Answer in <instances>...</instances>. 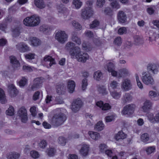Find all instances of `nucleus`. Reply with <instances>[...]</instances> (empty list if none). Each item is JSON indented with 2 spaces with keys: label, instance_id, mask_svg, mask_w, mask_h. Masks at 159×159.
<instances>
[{
  "label": "nucleus",
  "instance_id": "f257e3e1",
  "mask_svg": "<svg viewBox=\"0 0 159 159\" xmlns=\"http://www.w3.org/2000/svg\"><path fill=\"white\" fill-rule=\"evenodd\" d=\"M65 49L69 52L72 58H76L79 61L85 62L89 58L87 54L81 52L80 48L71 42L67 43Z\"/></svg>",
  "mask_w": 159,
  "mask_h": 159
},
{
  "label": "nucleus",
  "instance_id": "f03ea898",
  "mask_svg": "<svg viewBox=\"0 0 159 159\" xmlns=\"http://www.w3.org/2000/svg\"><path fill=\"white\" fill-rule=\"evenodd\" d=\"M158 64L152 63L148 65L147 70L148 71L144 72L142 73V80L143 83L146 85H152L154 84V81L152 76L149 71H151L153 74H157L158 72Z\"/></svg>",
  "mask_w": 159,
  "mask_h": 159
},
{
  "label": "nucleus",
  "instance_id": "7ed1b4c3",
  "mask_svg": "<svg viewBox=\"0 0 159 159\" xmlns=\"http://www.w3.org/2000/svg\"><path fill=\"white\" fill-rule=\"evenodd\" d=\"M107 63L108 64L105 66V68L107 69L109 72L111 73L112 76L120 78L127 76L130 74L129 70L126 68L120 69L118 73L115 70V66L112 63L108 61Z\"/></svg>",
  "mask_w": 159,
  "mask_h": 159
},
{
  "label": "nucleus",
  "instance_id": "20e7f679",
  "mask_svg": "<svg viewBox=\"0 0 159 159\" xmlns=\"http://www.w3.org/2000/svg\"><path fill=\"white\" fill-rule=\"evenodd\" d=\"M93 0H88L85 7L81 10V16L84 19H88L91 16L93 13L92 5Z\"/></svg>",
  "mask_w": 159,
  "mask_h": 159
},
{
  "label": "nucleus",
  "instance_id": "39448f33",
  "mask_svg": "<svg viewBox=\"0 0 159 159\" xmlns=\"http://www.w3.org/2000/svg\"><path fill=\"white\" fill-rule=\"evenodd\" d=\"M57 111L60 112L58 114L55 115L52 117V124L58 126L62 124L66 120V116L61 112L64 111V110L59 108L57 109Z\"/></svg>",
  "mask_w": 159,
  "mask_h": 159
},
{
  "label": "nucleus",
  "instance_id": "423d86ee",
  "mask_svg": "<svg viewBox=\"0 0 159 159\" xmlns=\"http://www.w3.org/2000/svg\"><path fill=\"white\" fill-rule=\"evenodd\" d=\"M40 22L39 17L33 15L25 18L23 21L24 24L27 26H34L38 25Z\"/></svg>",
  "mask_w": 159,
  "mask_h": 159
},
{
  "label": "nucleus",
  "instance_id": "0eeeda50",
  "mask_svg": "<svg viewBox=\"0 0 159 159\" xmlns=\"http://www.w3.org/2000/svg\"><path fill=\"white\" fill-rule=\"evenodd\" d=\"M136 108V106L134 104L127 105L124 107L121 113L122 115H127L129 117H132Z\"/></svg>",
  "mask_w": 159,
  "mask_h": 159
},
{
  "label": "nucleus",
  "instance_id": "6e6552de",
  "mask_svg": "<svg viewBox=\"0 0 159 159\" xmlns=\"http://www.w3.org/2000/svg\"><path fill=\"white\" fill-rule=\"evenodd\" d=\"M55 39L59 42L64 43L67 40L68 36L65 31L58 30L56 33Z\"/></svg>",
  "mask_w": 159,
  "mask_h": 159
},
{
  "label": "nucleus",
  "instance_id": "1a4fd4ad",
  "mask_svg": "<svg viewBox=\"0 0 159 159\" xmlns=\"http://www.w3.org/2000/svg\"><path fill=\"white\" fill-rule=\"evenodd\" d=\"M17 115L22 122L25 123L27 120V111L25 107H22L19 109L17 112Z\"/></svg>",
  "mask_w": 159,
  "mask_h": 159
},
{
  "label": "nucleus",
  "instance_id": "9d476101",
  "mask_svg": "<svg viewBox=\"0 0 159 159\" xmlns=\"http://www.w3.org/2000/svg\"><path fill=\"white\" fill-rule=\"evenodd\" d=\"M121 88L124 91H127L131 90L132 88V85L130 80L128 79H124L121 83Z\"/></svg>",
  "mask_w": 159,
  "mask_h": 159
},
{
  "label": "nucleus",
  "instance_id": "9b49d317",
  "mask_svg": "<svg viewBox=\"0 0 159 159\" xmlns=\"http://www.w3.org/2000/svg\"><path fill=\"white\" fill-rule=\"evenodd\" d=\"M146 35L149 38V40L152 41L157 38H159V29L157 31L150 30L148 32H145Z\"/></svg>",
  "mask_w": 159,
  "mask_h": 159
},
{
  "label": "nucleus",
  "instance_id": "f8f14e48",
  "mask_svg": "<svg viewBox=\"0 0 159 159\" xmlns=\"http://www.w3.org/2000/svg\"><path fill=\"white\" fill-rule=\"evenodd\" d=\"M90 151L89 145L85 143H82L80 145V149L79 151L80 154L83 156H87Z\"/></svg>",
  "mask_w": 159,
  "mask_h": 159
},
{
  "label": "nucleus",
  "instance_id": "ddd939ff",
  "mask_svg": "<svg viewBox=\"0 0 159 159\" xmlns=\"http://www.w3.org/2000/svg\"><path fill=\"white\" fill-rule=\"evenodd\" d=\"M147 116L149 121L153 123H159V111L156 114L155 116L152 113L147 114Z\"/></svg>",
  "mask_w": 159,
  "mask_h": 159
},
{
  "label": "nucleus",
  "instance_id": "4468645a",
  "mask_svg": "<svg viewBox=\"0 0 159 159\" xmlns=\"http://www.w3.org/2000/svg\"><path fill=\"white\" fill-rule=\"evenodd\" d=\"M8 91L9 96L11 98L16 97L18 94V91L13 84H10L8 87Z\"/></svg>",
  "mask_w": 159,
  "mask_h": 159
},
{
  "label": "nucleus",
  "instance_id": "2eb2a0df",
  "mask_svg": "<svg viewBox=\"0 0 159 159\" xmlns=\"http://www.w3.org/2000/svg\"><path fill=\"white\" fill-rule=\"evenodd\" d=\"M43 63L48 68L50 67L55 63L54 60L52 57L48 56H46L44 57Z\"/></svg>",
  "mask_w": 159,
  "mask_h": 159
},
{
  "label": "nucleus",
  "instance_id": "dca6fc26",
  "mask_svg": "<svg viewBox=\"0 0 159 159\" xmlns=\"http://www.w3.org/2000/svg\"><path fill=\"white\" fill-rule=\"evenodd\" d=\"M152 106V103L149 100H146L143 103V105L140 108V111L143 112H146L150 109Z\"/></svg>",
  "mask_w": 159,
  "mask_h": 159
},
{
  "label": "nucleus",
  "instance_id": "f3484780",
  "mask_svg": "<svg viewBox=\"0 0 159 159\" xmlns=\"http://www.w3.org/2000/svg\"><path fill=\"white\" fill-rule=\"evenodd\" d=\"M81 101L80 99L74 101L72 104L71 109L74 112L78 111L82 105Z\"/></svg>",
  "mask_w": 159,
  "mask_h": 159
},
{
  "label": "nucleus",
  "instance_id": "a211bd4d",
  "mask_svg": "<svg viewBox=\"0 0 159 159\" xmlns=\"http://www.w3.org/2000/svg\"><path fill=\"white\" fill-rule=\"evenodd\" d=\"M44 79L42 78H35L34 81V84L32 85L31 87L32 90H35L44 81Z\"/></svg>",
  "mask_w": 159,
  "mask_h": 159
},
{
  "label": "nucleus",
  "instance_id": "6ab92c4d",
  "mask_svg": "<svg viewBox=\"0 0 159 159\" xmlns=\"http://www.w3.org/2000/svg\"><path fill=\"white\" fill-rule=\"evenodd\" d=\"M16 48L21 52H25L30 50V48L26 44L23 43L16 45Z\"/></svg>",
  "mask_w": 159,
  "mask_h": 159
},
{
  "label": "nucleus",
  "instance_id": "aec40b11",
  "mask_svg": "<svg viewBox=\"0 0 159 159\" xmlns=\"http://www.w3.org/2000/svg\"><path fill=\"white\" fill-rule=\"evenodd\" d=\"M88 134L90 137L93 140L97 141L101 138L99 133L93 131H89L88 132Z\"/></svg>",
  "mask_w": 159,
  "mask_h": 159
},
{
  "label": "nucleus",
  "instance_id": "412c9836",
  "mask_svg": "<svg viewBox=\"0 0 159 159\" xmlns=\"http://www.w3.org/2000/svg\"><path fill=\"white\" fill-rule=\"evenodd\" d=\"M10 60L11 63L15 69H18L20 66V64L19 61L14 56H12L10 57Z\"/></svg>",
  "mask_w": 159,
  "mask_h": 159
},
{
  "label": "nucleus",
  "instance_id": "4be33fe9",
  "mask_svg": "<svg viewBox=\"0 0 159 159\" xmlns=\"http://www.w3.org/2000/svg\"><path fill=\"white\" fill-rule=\"evenodd\" d=\"M75 87V81L72 80H68L67 81V88L69 92L72 93L74 91Z\"/></svg>",
  "mask_w": 159,
  "mask_h": 159
},
{
  "label": "nucleus",
  "instance_id": "5701e85b",
  "mask_svg": "<svg viewBox=\"0 0 159 159\" xmlns=\"http://www.w3.org/2000/svg\"><path fill=\"white\" fill-rule=\"evenodd\" d=\"M105 125L102 120L98 121L94 125V129L97 131H101L103 130L105 128Z\"/></svg>",
  "mask_w": 159,
  "mask_h": 159
},
{
  "label": "nucleus",
  "instance_id": "b1692460",
  "mask_svg": "<svg viewBox=\"0 0 159 159\" xmlns=\"http://www.w3.org/2000/svg\"><path fill=\"white\" fill-rule=\"evenodd\" d=\"M119 86V83L116 81H111L108 85V89L109 91L117 88Z\"/></svg>",
  "mask_w": 159,
  "mask_h": 159
},
{
  "label": "nucleus",
  "instance_id": "393cba45",
  "mask_svg": "<svg viewBox=\"0 0 159 159\" xmlns=\"http://www.w3.org/2000/svg\"><path fill=\"white\" fill-rule=\"evenodd\" d=\"M20 157V154L15 152H11L7 154V159H18Z\"/></svg>",
  "mask_w": 159,
  "mask_h": 159
},
{
  "label": "nucleus",
  "instance_id": "a878e982",
  "mask_svg": "<svg viewBox=\"0 0 159 159\" xmlns=\"http://www.w3.org/2000/svg\"><path fill=\"white\" fill-rule=\"evenodd\" d=\"M127 137V135L126 134L122 131H119L117 133L115 134L114 138L116 140L118 141L120 139H124Z\"/></svg>",
  "mask_w": 159,
  "mask_h": 159
},
{
  "label": "nucleus",
  "instance_id": "bb28decb",
  "mask_svg": "<svg viewBox=\"0 0 159 159\" xmlns=\"http://www.w3.org/2000/svg\"><path fill=\"white\" fill-rule=\"evenodd\" d=\"M118 19L120 23H124L126 20V16L125 14L123 11H119L117 16Z\"/></svg>",
  "mask_w": 159,
  "mask_h": 159
},
{
  "label": "nucleus",
  "instance_id": "cd10ccee",
  "mask_svg": "<svg viewBox=\"0 0 159 159\" xmlns=\"http://www.w3.org/2000/svg\"><path fill=\"white\" fill-rule=\"evenodd\" d=\"M30 45L33 46H37L41 44L40 40L37 38L35 37H31L30 39Z\"/></svg>",
  "mask_w": 159,
  "mask_h": 159
},
{
  "label": "nucleus",
  "instance_id": "c85d7f7f",
  "mask_svg": "<svg viewBox=\"0 0 159 159\" xmlns=\"http://www.w3.org/2000/svg\"><path fill=\"white\" fill-rule=\"evenodd\" d=\"M7 102V100L4 90L0 88V102L5 104Z\"/></svg>",
  "mask_w": 159,
  "mask_h": 159
},
{
  "label": "nucleus",
  "instance_id": "c756f323",
  "mask_svg": "<svg viewBox=\"0 0 159 159\" xmlns=\"http://www.w3.org/2000/svg\"><path fill=\"white\" fill-rule=\"evenodd\" d=\"M149 97L152 99L157 100L159 99V94L156 91L153 90L150 91L148 93Z\"/></svg>",
  "mask_w": 159,
  "mask_h": 159
},
{
  "label": "nucleus",
  "instance_id": "7c9ffc66",
  "mask_svg": "<svg viewBox=\"0 0 159 159\" xmlns=\"http://www.w3.org/2000/svg\"><path fill=\"white\" fill-rule=\"evenodd\" d=\"M132 100V97L129 93H126L123 96L122 101L123 103H126L131 101Z\"/></svg>",
  "mask_w": 159,
  "mask_h": 159
},
{
  "label": "nucleus",
  "instance_id": "2f4dec72",
  "mask_svg": "<svg viewBox=\"0 0 159 159\" xmlns=\"http://www.w3.org/2000/svg\"><path fill=\"white\" fill-rule=\"evenodd\" d=\"M34 3L37 7L40 9L43 8L45 7L43 0H34Z\"/></svg>",
  "mask_w": 159,
  "mask_h": 159
},
{
  "label": "nucleus",
  "instance_id": "473e14b6",
  "mask_svg": "<svg viewBox=\"0 0 159 159\" xmlns=\"http://www.w3.org/2000/svg\"><path fill=\"white\" fill-rule=\"evenodd\" d=\"M72 4L75 8L78 9L82 6L83 3L80 0H73Z\"/></svg>",
  "mask_w": 159,
  "mask_h": 159
},
{
  "label": "nucleus",
  "instance_id": "72a5a7b5",
  "mask_svg": "<svg viewBox=\"0 0 159 159\" xmlns=\"http://www.w3.org/2000/svg\"><path fill=\"white\" fill-rule=\"evenodd\" d=\"M109 92L111 96L113 98L115 99H119L121 96V92H117L115 90Z\"/></svg>",
  "mask_w": 159,
  "mask_h": 159
},
{
  "label": "nucleus",
  "instance_id": "f704fd0d",
  "mask_svg": "<svg viewBox=\"0 0 159 159\" xmlns=\"http://www.w3.org/2000/svg\"><path fill=\"white\" fill-rule=\"evenodd\" d=\"M15 111L14 107L10 105L7 109L6 110V114L7 116H12L14 115Z\"/></svg>",
  "mask_w": 159,
  "mask_h": 159
},
{
  "label": "nucleus",
  "instance_id": "c9c22d12",
  "mask_svg": "<svg viewBox=\"0 0 159 159\" xmlns=\"http://www.w3.org/2000/svg\"><path fill=\"white\" fill-rule=\"evenodd\" d=\"M102 77V74L101 71L98 70L94 73L93 78L96 81H98L100 80Z\"/></svg>",
  "mask_w": 159,
  "mask_h": 159
},
{
  "label": "nucleus",
  "instance_id": "e433bc0d",
  "mask_svg": "<svg viewBox=\"0 0 159 159\" xmlns=\"http://www.w3.org/2000/svg\"><path fill=\"white\" fill-rule=\"evenodd\" d=\"M135 76L138 87L139 89H143V85L139 79V75L138 74H135Z\"/></svg>",
  "mask_w": 159,
  "mask_h": 159
},
{
  "label": "nucleus",
  "instance_id": "4c0bfd02",
  "mask_svg": "<svg viewBox=\"0 0 159 159\" xmlns=\"http://www.w3.org/2000/svg\"><path fill=\"white\" fill-rule=\"evenodd\" d=\"M27 78L25 77H22L18 82V85L20 87H24L27 84Z\"/></svg>",
  "mask_w": 159,
  "mask_h": 159
},
{
  "label": "nucleus",
  "instance_id": "58836bf2",
  "mask_svg": "<svg viewBox=\"0 0 159 159\" xmlns=\"http://www.w3.org/2000/svg\"><path fill=\"white\" fill-rule=\"evenodd\" d=\"M105 152L107 156L111 157L113 155L116 154L117 151L115 148L112 149H107Z\"/></svg>",
  "mask_w": 159,
  "mask_h": 159
},
{
  "label": "nucleus",
  "instance_id": "ea45409f",
  "mask_svg": "<svg viewBox=\"0 0 159 159\" xmlns=\"http://www.w3.org/2000/svg\"><path fill=\"white\" fill-rule=\"evenodd\" d=\"M57 11L59 14H62L65 15L68 13V11L66 8L63 7L62 8L60 6H58L57 7Z\"/></svg>",
  "mask_w": 159,
  "mask_h": 159
},
{
  "label": "nucleus",
  "instance_id": "a19ab883",
  "mask_svg": "<svg viewBox=\"0 0 159 159\" xmlns=\"http://www.w3.org/2000/svg\"><path fill=\"white\" fill-rule=\"evenodd\" d=\"M45 152L48 156L52 157L54 155L56 152V150L54 148H49L46 150Z\"/></svg>",
  "mask_w": 159,
  "mask_h": 159
},
{
  "label": "nucleus",
  "instance_id": "79ce46f5",
  "mask_svg": "<svg viewBox=\"0 0 159 159\" xmlns=\"http://www.w3.org/2000/svg\"><path fill=\"white\" fill-rule=\"evenodd\" d=\"M43 93L42 92L37 91L33 95V98L34 100H36L39 99L40 97H42Z\"/></svg>",
  "mask_w": 159,
  "mask_h": 159
},
{
  "label": "nucleus",
  "instance_id": "37998d69",
  "mask_svg": "<svg viewBox=\"0 0 159 159\" xmlns=\"http://www.w3.org/2000/svg\"><path fill=\"white\" fill-rule=\"evenodd\" d=\"M30 156L34 159H37L40 157V154L38 152L35 150H32L30 152Z\"/></svg>",
  "mask_w": 159,
  "mask_h": 159
},
{
  "label": "nucleus",
  "instance_id": "c03bdc74",
  "mask_svg": "<svg viewBox=\"0 0 159 159\" xmlns=\"http://www.w3.org/2000/svg\"><path fill=\"white\" fill-rule=\"evenodd\" d=\"M156 150V148L155 146H150L147 148L145 149V151L148 155L153 153Z\"/></svg>",
  "mask_w": 159,
  "mask_h": 159
},
{
  "label": "nucleus",
  "instance_id": "a18cd8bd",
  "mask_svg": "<svg viewBox=\"0 0 159 159\" xmlns=\"http://www.w3.org/2000/svg\"><path fill=\"white\" fill-rule=\"evenodd\" d=\"M116 116L114 114L111 115L106 116L105 120L106 122H109L114 120L116 118Z\"/></svg>",
  "mask_w": 159,
  "mask_h": 159
},
{
  "label": "nucleus",
  "instance_id": "49530a36",
  "mask_svg": "<svg viewBox=\"0 0 159 159\" xmlns=\"http://www.w3.org/2000/svg\"><path fill=\"white\" fill-rule=\"evenodd\" d=\"M149 136L147 133H145L142 135L141 136V141L145 143H146L149 140Z\"/></svg>",
  "mask_w": 159,
  "mask_h": 159
},
{
  "label": "nucleus",
  "instance_id": "de8ad7c7",
  "mask_svg": "<svg viewBox=\"0 0 159 159\" xmlns=\"http://www.w3.org/2000/svg\"><path fill=\"white\" fill-rule=\"evenodd\" d=\"M107 148V145L104 143H101L99 146V150L102 152H104Z\"/></svg>",
  "mask_w": 159,
  "mask_h": 159
},
{
  "label": "nucleus",
  "instance_id": "09e8293b",
  "mask_svg": "<svg viewBox=\"0 0 159 159\" xmlns=\"http://www.w3.org/2000/svg\"><path fill=\"white\" fill-rule=\"evenodd\" d=\"M99 91L104 95H107L108 93L106 87L104 86H102L100 87L99 89Z\"/></svg>",
  "mask_w": 159,
  "mask_h": 159
},
{
  "label": "nucleus",
  "instance_id": "8fccbe9b",
  "mask_svg": "<svg viewBox=\"0 0 159 159\" xmlns=\"http://www.w3.org/2000/svg\"><path fill=\"white\" fill-rule=\"evenodd\" d=\"M58 142L60 145L64 146L66 144V139L63 137L60 136L58 139Z\"/></svg>",
  "mask_w": 159,
  "mask_h": 159
},
{
  "label": "nucleus",
  "instance_id": "3c124183",
  "mask_svg": "<svg viewBox=\"0 0 159 159\" xmlns=\"http://www.w3.org/2000/svg\"><path fill=\"white\" fill-rule=\"evenodd\" d=\"M40 30L47 33L50 31V29L48 26L43 25L40 27Z\"/></svg>",
  "mask_w": 159,
  "mask_h": 159
},
{
  "label": "nucleus",
  "instance_id": "603ef678",
  "mask_svg": "<svg viewBox=\"0 0 159 159\" xmlns=\"http://www.w3.org/2000/svg\"><path fill=\"white\" fill-rule=\"evenodd\" d=\"M156 9V7L152 6L148 7L147 9V11L149 15H152L154 13Z\"/></svg>",
  "mask_w": 159,
  "mask_h": 159
},
{
  "label": "nucleus",
  "instance_id": "864d4df0",
  "mask_svg": "<svg viewBox=\"0 0 159 159\" xmlns=\"http://www.w3.org/2000/svg\"><path fill=\"white\" fill-rule=\"evenodd\" d=\"M33 68L27 64H25L23 66V70L25 71L30 72L32 71L33 69Z\"/></svg>",
  "mask_w": 159,
  "mask_h": 159
},
{
  "label": "nucleus",
  "instance_id": "5fc2aeb1",
  "mask_svg": "<svg viewBox=\"0 0 159 159\" xmlns=\"http://www.w3.org/2000/svg\"><path fill=\"white\" fill-rule=\"evenodd\" d=\"M88 85L87 80L86 79L84 78L82 80L81 88L83 90H85Z\"/></svg>",
  "mask_w": 159,
  "mask_h": 159
},
{
  "label": "nucleus",
  "instance_id": "6e6d98bb",
  "mask_svg": "<svg viewBox=\"0 0 159 159\" xmlns=\"http://www.w3.org/2000/svg\"><path fill=\"white\" fill-rule=\"evenodd\" d=\"M20 30L18 27L13 29L12 30V34L13 37H16L19 35L20 34Z\"/></svg>",
  "mask_w": 159,
  "mask_h": 159
},
{
  "label": "nucleus",
  "instance_id": "4d7b16f0",
  "mask_svg": "<svg viewBox=\"0 0 159 159\" xmlns=\"http://www.w3.org/2000/svg\"><path fill=\"white\" fill-rule=\"evenodd\" d=\"M35 54L34 53H29L25 55V57L26 59L30 60L34 58Z\"/></svg>",
  "mask_w": 159,
  "mask_h": 159
},
{
  "label": "nucleus",
  "instance_id": "13d9d810",
  "mask_svg": "<svg viewBox=\"0 0 159 159\" xmlns=\"http://www.w3.org/2000/svg\"><path fill=\"white\" fill-rule=\"evenodd\" d=\"M111 6L113 8L116 9L120 8V5L119 3L116 1H114L111 3Z\"/></svg>",
  "mask_w": 159,
  "mask_h": 159
},
{
  "label": "nucleus",
  "instance_id": "bf43d9fd",
  "mask_svg": "<svg viewBox=\"0 0 159 159\" xmlns=\"http://www.w3.org/2000/svg\"><path fill=\"white\" fill-rule=\"evenodd\" d=\"M47 145V143L45 140H42L39 143V146L41 148L44 149Z\"/></svg>",
  "mask_w": 159,
  "mask_h": 159
},
{
  "label": "nucleus",
  "instance_id": "052dcab7",
  "mask_svg": "<svg viewBox=\"0 0 159 159\" xmlns=\"http://www.w3.org/2000/svg\"><path fill=\"white\" fill-rule=\"evenodd\" d=\"M30 111L31 113V115L34 117L35 116L37 112L36 110V107L35 106H33L31 107L30 109Z\"/></svg>",
  "mask_w": 159,
  "mask_h": 159
},
{
  "label": "nucleus",
  "instance_id": "680f3d73",
  "mask_svg": "<svg viewBox=\"0 0 159 159\" xmlns=\"http://www.w3.org/2000/svg\"><path fill=\"white\" fill-rule=\"evenodd\" d=\"M122 41L121 38L120 37H116L114 41V43L117 45H120L122 43Z\"/></svg>",
  "mask_w": 159,
  "mask_h": 159
},
{
  "label": "nucleus",
  "instance_id": "e2e57ef3",
  "mask_svg": "<svg viewBox=\"0 0 159 159\" xmlns=\"http://www.w3.org/2000/svg\"><path fill=\"white\" fill-rule=\"evenodd\" d=\"M72 39L73 41L75 42L77 44H80L81 43L80 40L76 36H73L72 38Z\"/></svg>",
  "mask_w": 159,
  "mask_h": 159
},
{
  "label": "nucleus",
  "instance_id": "0e129e2a",
  "mask_svg": "<svg viewBox=\"0 0 159 159\" xmlns=\"http://www.w3.org/2000/svg\"><path fill=\"white\" fill-rule=\"evenodd\" d=\"M126 33V29L124 27L120 28L118 30V33L120 35H122Z\"/></svg>",
  "mask_w": 159,
  "mask_h": 159
},
{
  "label": "nucleus",
  "instance_id": "69168bd1",
  "mask_svg": "<svg viewBox=\"0 0 159 159\" xmlns=\"http://www.w3.org/2000/svg\"><path fill=\"white\" fill-rule=\"evenodd\" d=\"M111 108V106L108 103H106L103 104L102 109V110L106 111L110 109Z\"/></svg>",
  "mask_w": 159,
  "mask_h": 159
},
{
  "label": "nucleus",
  "instance_id": "338daca9",
  "mask_svg": "<svg viewBox=\"0 0 159 159\" xmlns=\"http://www.w3.org/2000/svg\"><path fill=\"white\" fill-rule=\"evenodd\" d=\"M72 24L73 26L77 29H80L81 28L80 25L78 23H77L75 20H73L72 22Z\"/></svg>",
  "mask_w": 159,
  "mask_h": 159
},
{
  "label": "nucleus",
  "instance_id": "774afa93",
  "mask_svg": "<svg viewBox=\"0 0 159 159\" xmlns=\"http://www.w3.org/2000/svg\"><path fill=\"white\" fill-rule=\"evenodd\" d=\"M105 13L108 15L111 16L112 14V11L109 7H107L104 10Z\"/></svg>",
  "mask_w": 159,
  "mask_h": 159
}]
</instances>
